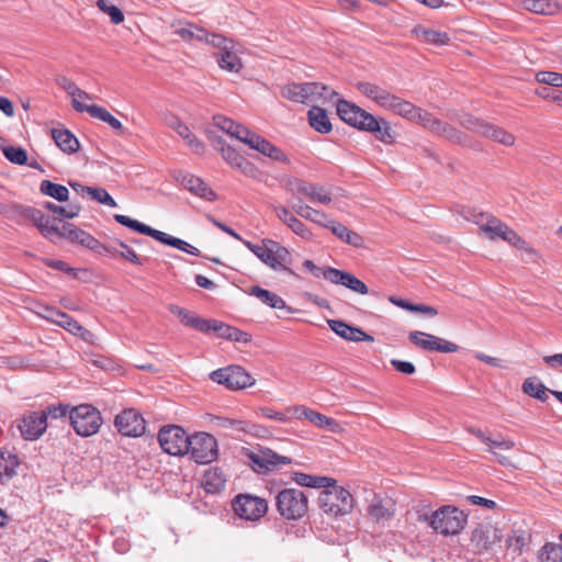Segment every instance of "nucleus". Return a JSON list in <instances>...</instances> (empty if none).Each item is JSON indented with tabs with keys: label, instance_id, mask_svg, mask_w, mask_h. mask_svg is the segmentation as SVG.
Segmentation results:
<instances>
[{
	"label": "nucleus",
	"instance_id": "obj_1",
	"mask_svg": "<svg viewBox=\"0 0 562 562\" xmlns=\"http://www.w3.org/2000/svg\"><path fill=\"white\" fill-rule=\"evenodd\" d=\"M243 244L267 267L273 271L284 272L289 276L296 277L291 269L292 256L289 249L280 243L263 238L261 245L254 244L249 240H243Z\"/></svg>",
	"mask_w": 562,
	"mask_h": 562
},
{
	"label": "nucleus",
	"instance_id": "obj_2",
	"mask_svg": "<svg viewBox=\"0 0 562 562\" xmlns=\"http://www.w3.org/2000/svg\"><path fill=\"white\" fill-rule=\"evenodd\" d=\"M419 520L428 522L434 531L442 536H454L465 528L468 515L456 506L443 505L431 514L420 515Z\"/></svg>",
	"mask_w": 562,
	"mask_h": 562
},
{
	"label": "nucleus",
	"instance_id": "obj_3",
	"mask_svg": "<svg viewBox=\"0 0 562 562\" xmlns=\"http://www.w3.org/2000/svg\"><path fill=\"white\" fill-rule=\"evenodd\" d=\"M276 507L285 520H299L308 510V496L299 488H283L276 495Z\"/></svg>",
	"mask_w": 562,
	"mask_h": 562
},
{
	"label": "nucleus",
	"instance_id": "obj_4",
	"mask_svg": "<svg viewBox=\"0 0 562 562\" xmlns=\"http://www.w3.org/2000/svg\"><path fill=\"white\" fill-rule=\"evenodd\" d=\"M283 98L299 103H312L317 100H331L336 91L321 82L291 83L281 89Z\"/></svg>",
	"mask_w": 562,
	"mask_h": 562
},
{
	"label": "nucleus",
	"instance_id": "obj_5",
	"mask_svg": "<svg viewBox=\"0 0 562 562\" xmlns=\"http://www.w3.org/2000/svg\"><path fill=\"white\" fill-rule=\"evenodd\" d=\"M114 220L119 224L126 226L137 233L150 236L165 245L172 246L179 250H182V251L188 252L193 256L200 255V250L196 247L190 245L189 243H187L180 238L170 236L161 231L155 229V228H153L144 223H140L136 220H133L126 215L115 214Z\"/></svg>",
	"mask_w": 562,
	"mask_h": 562
},
{
	"label": "nucleus",
	"instance_id": "obj_6",
	"mask_svg": "<svg viewBox=\"0 0 562 562\" xmlns=\"http://www.w3.org/2000/svg\"><path fill=\"white\" fill-rule=\"evenodd\" d=\"M318 506L325 513L333 516H342L351 512L353 497L346 488L334 486L324 488L318 496Z\"/></svg>",
	"mask_w": 562,
	"mask_h": 562
},
{
	"label": "nucleus",
	"instance_id": "obj_7",
	"mask_svg": "<svg viewBox=\"0 0 562 562\" xmlns=\"http://www.w3.org/2000/svg\"><path fill=\"white\" fill-rule=\"evenodd\" d=\"M74 430L81 437H90L98 432L102 424L100 412L90 404L72 407L69 413Z\"/></svg>",
	"mask_w": 562,
	"mask_h": 562
},
{
	"label": "nucleus",
	"instance_id": "obj_8",
	"mask_svg": "<svg viewBox=\"0 0 562 562\" xmlns=\"http://www.w3.org/2000/svg\"><path fill=\"white\" fill-rule=\"evenodd\" d=\"M241 454L247 459L250 468L258 474H266L291 462L290 458L280 456L268 448H259L257 450L243 448Z\"/></svg>",
	"mask_w": 562,
	"mask_h": 562
},
{
	"label": "nucleus",
	"instance_id": "obj_9",
	"mask_svg": "<svg viewBox=\"0 0 562 562\" xmlns=\"http://www.w3.org/2000/svg\"><path fill=\"white\" fill-rule=\"evenodd\" d=\"M161 449L170 456H183L190 449V436L177 425L164 426L158 432Z\"/></svg>",
	"mask_w": 562,
	"mask_h": 562
},
{
	"label": "nucleus",
	"instance_id": "obj_10",
	"mask_svg": "<svg viewBox=\"0 0 562 562\" xmlns=\"http://www.w3.org/2000/svg\"><path fill=\"white\" fill-rule=\"evenodd\" d=\"M282 188L293 195H304L311 202L329 204L331 202L330 192L324 187L307 182L296 177H286L282 180Z\"/></svg>",
	"mask_w": 562,
	"mask_h": 562
},
{
	"label": "nucleus",
	"instance_id": "obj_11",
	"mask_svg": "<svg viewBox=\"0 0 562 562\" xmlns=\"http://www.w3.org/2000/svg\"><path fill=\"white\" fill-rule=\"evenodd\" d=\"M187 453L196 463H211L218 457L217 441L207 432H196L190 436V449Z\"/></svg>",
	"mask_w": 562,
	"mask_h": 562
},
{
	"label": "nucleus",
	"instance_id": "obj_12",
	"mask_svg": "<svg viewBox=\"0 0 562 562\" xmlns=\"http://www.w3.org/2000/svg\"><path fill=\"white\" fill-rule=\"evenodd\" d=\"M232 506L239 518L251 521L259 520L268 510L267 501L251 494H239L235 496Z\"/></svg>",
	"mask_w": 562,
	"mask_h": 562
},
{
	"label": "nucleus",
	"instance_id": "obj_13",
	"mask_svg": "<svg viewBox=\"0 0 562 562\" xmlns=\"http://www.w3.org/2000/svg\"><path fill=\"white\" fill-rule=\"evenodd\" d=\"M212 381L225 385L229 390H241L254 385L255 379L241 367L229 366L213 371Z\"/></svg>",
	"mask_w": 562,
	"mask_h": 562
},
{
	"label": "nucleus",
	"instance_id": "obj_14",
	"mask_svg": "<svg viewBox=\"0 0 562 562\" xmlns=\"http://www.w3.org/2000/svg\"><path fill=\"white\" fill-rule=\"evenodd\" d=\"M408 339L413 345L425 351L456 352L459 350L458 345L424 331H411Z\"/></svg>",
	"mask_w": 562,
	"mask_h": 562
},
{
	"label": "nucleus",
	"instance_id": "obj_15",
	"mask_svg": "<svg viewBox=\"0 0 562 562\" xmlns=\"http://www.w3.org/2000/svg\"><path fill=\"white\" fill-rule=\"evenodd\" d=\"M119 432L126 437H139L145 432V419L134 408L124 409L114 420Z\"/></svg>",
	"mask_w": 562,
	"mask_h": 562
},
{
	"label": "nucleus",
	"instance_id": "obj_16",
	"mask_svg": "<svg viewBox=\"0 0 562 562\" xmlns=\"http://www.w3.org/2000/svg\"><path fill=\"white\" fill-rule=\"evenodd\" d=\"M502 532L492 525H481L472 531L471 542L479 553L487 552L499 546Z\"/></svg>",
	"mask_w": 562,
	"mask_h": 562
},
{
	"label": "nucleus",
	"instance_id": "obj_17",
	"mask_svg": "<svg viewBox=\"0 0 562 562\" xmlns=\"http://www.w3.org/2000/svg\"><path fill=\"white\" fill-rule=\"evenodd\" d=\"M18 428L25 440H36L47 429L46 416L40 412L25 414L20 419Z\"/></svg>",
	"mask_w": 562,
	"mask_h": 562
},
{
	"label": "nucleus",
	"instance_id": "obj_18",
	"mask_svg": "<svg viewBox=\"0 0 562 562\" xmlns=\"http://www.w3.org/2000/svg\"><path fill=\"white\" fill-rule=\"evenodd\" d=\"M337 113L344 122L360 131H364L367 122L372 116L369 112L347 100H339L337 102Z\"/></svg>",
	"mask_w": 562,
	"mask_h": 562
},
{
	"label": "nucleus",
	"instance_id": "obj_19",
	"mask_svg": "<svg viewBox=\"0 0 562 562\" xmlns=\"http://www.w3.org/2000/svg\"><path fill=\"white\" fill-rule=\"evenodd\" d=\"M418 124L429 130L435 135L441 136L453 143H460L461 133L450 124L435 117L431 113L424 110Z\"/></svg>",
	"mask_w": 562,
	"mask_h": 562
},
{
	"label": "nucleus",
	"instance_id": "obj_20",
	"mask_svg": "<svg viewBox=\"0 0 562 562\" xmlns=\"http://www.w3.org/2000/svg\"><path fill=\"white\" fill-rule=\"evenodd\" d=\"M323 278L334 284L344 285L356 293L362 295L369 293L367 284L348 271L339 270L336 268H327L323 272Z\"/></svg>",
	"mask_w": 562,
	"mask_h": 562
},
{
	"label": "nucleus",
	"instance_id": "obj_21",
	"mask_svg": "<svg viewBox=\"0 0 562 562\" xmlns=\"http://www.w3.org/2000/svg\"><path fill=\"white\" fill-rule=\"evenodd\" d=\"M323 278L334 284L344 285L356 293L362 295L369 293L367 284L348 271L339 270L336 268H327L323 272Z\"/></svg>",
	"mask_w": 562,
	"mask_h": 562
},
{
	"label": "nucleus",
	"instance_id": "obj_22",
	"mask_svg": "<svg viewBox=\"0 0 562 562\" xmlns=\"http://www.w3.org/2000/svg\"><path fill=\"white\" fill-rule=\"evenodd\" d=\"M244 143L272 160L289 162L288 157L279 147L274 146L255 132L250 131Z\"/></svg>",
	"mask_w": 562,
	"mask_h": 562
},
{
	"label": "nucleus",
	"instance_id": "obj_23",
	"mask_svg": "<svg viewBox=\"0 0 562 562\" xmlns=\"http://www.w3.org/2000/svg\"><path fill=\"white\" fill-rule=\"evenodd\" d=\"M357 89L367 98L374 101L379 106L390 110L391 105L395 101V98L397 95L391 93L390 91L385 90L384 88L367 82V81H360L357 83Z\"/></svg>",
	"mask_w": 562,
	"mask_h": 562
},
{
	"label": "nucleus",
	"instance_id": "obj_24",
	"mask_svg": "<svg viewBox=\"0 0 562 562\" xmlns=\"http://www.w3.org/2000/svg\"><path fill=\"white\" fill-rule=\"evenodd\" d=\"M329 328L337 334L339 337L348 341H373L374 338L371 335L366 334L361 328L353 327L340 319H329Z\"/></svg>",
	"mask_w": 562,
	"mask_h": 562
},
{
	"label": "nucleus",
	"instance_id": "obj_25",
	"mask_svg": "<svg viewBox=\"0 0 562 562\" xmlns=\"http://www.w3.org/2000/svg\"><path fill=\"white\" fill-rule=\"evenodd\" d=\"M25 218L30 220L41 232V234L50 238L52 235L59 233V227L53 224V220L46 216L41 210L29 206L22 212Z\"/></svg>",
	"mask_w": 562,
	"mask_h": 562
},
{
	"label": "nucleus",
	"instance_id": "obj_26",
	"mask_svg": "<svg viewBox=\"0 0 562 562\" xmlns=\"http://www.w3.org/2000/svg\"><path fill=\"white\" fill-rule=\"evenodd\" d=\"M56 235L64 237L71 243L79 244L88 249L97 246V238L70 223H64L61 227H59V233Z\"/></svg>",
	"mask_w": 562,
	"mask_h": 562
},
{
	"label": "nucleus",
	"instance_id": "obj_27",
	"mask_svg": "<svg viewBox=\"0 0 562 562\" xmlns=\"http://www.w3.org/2000/svg\"><path fill=\"white\" fill-rule=\"evenodd\" d=\"M277 217L285 224L293 233L301 236L302 238L308 239L312 236L311 231L305 224L294 216L286 206L273 205L272 206Z\"/></svg>",
	"mask_w": 562,
	"mask_h": 562
},
{
	"label": "nucleus",
	"instance_id": "obj_28",
	"mask_svg": "<svg viewBox=\"0 0 562 562\" xmlns=\"http://www.w3.org/2000/svg\"><path fill=\"white\" fill-rule=\"evenodd\" d=\"M45 315L44 317L60 327L65 328L71 334H79V331H82L83 334H89V330L82 327L76 319H74L71 316L66 314L65 312H61L59 310H56L54 307L46 306L44 308Z\"/></svg>",
	"mask_w": 562,
	"mask_h": 562
},
{
	"label": "nucleus",
	"instance_id": "obj_29",
	"mask_svg": "<svg viewBox=\"0 0 562 562\" xmlns=\"http://www.w3.org/2000/svg\"><path fill=\"white\" fill-rule=\"evenodd\" d=\"M181 186L194 195L209 202H213L217 199L215 191L201 178L193 175H184L181 179Z\"/></svg>",
	"mask_w": 562,
	"mask_h": 562
},
{
	"label": "nucleus",
	"instance_id": "obj_30",
	"mask_svg": "<svg viewBox=\"0 0 562 562\" xmlns=\"http://www.w3.org/2000/svg\"><path fill=\"white\" fill-rule=\"evenodd\" d=\"M214 147L221 151L222 157L232 167L241 169L244 172H248L249 169L254 168V166L244 156H241L232 146L226 145L221 137L214 140Z\"/></svg>",
	"mask_w": 562,
	"mask_h": 562
},
{
	"label": "nucleus",
	"instance_id": "obj_31",
	"mask_svg": "<svg viewBox=\"0 0 562 562\" xmlns=\"http://www.w3.org/2000/svg\"><path fill=\"white\" fill-rule=\"evenodd\" d=\"M169 311L173 315H177L184 326L191 327L204 334L210 333L209 319L202 318L195 313L178 305H170Z\"/></svg>",
	"mask_w": 562,
	"mask_h": 562
},
{
	"label": "nucleus",
	"instance_id": "obj_32",
	"mask_svg": "<svg viewBox=\"0 0 562 562\" xmlns=\"http://www.w3.org/2000/svg\"><path fill=\"white\" fill-rule=\"evenodd\" d=\"M324 227L328 228L336 237L341 239L344 243L353 246L356 248L363 247L364 240L360 234L349 229L344 224L337 221H328L324 224Z\"/></svg>",
	"mask_w": 562,
	"mask_h": 562
},
{
	"label": "nucleus",
	"instance_id": "obj_33",
	"mask_svg": "<svg viewBox=\"0 0 562 562\" xmlns=\"http://www.w3.org/2000/svg\"><path fill=\"white\" fill-rule=\"evenodd\" d=\"M412 34L416 36L418 40L437 46L446 45L450 41V36L448 35V33L429 29L422 24L414 26V29L412 30Z\"/></svg>",
	"mask_w": 562,
	"mask_h": 562
},
{
	"label": "nucleus",
	"instance_id": "obj_34",
	"mask_svg": "<svg viewBox=\"0 0 562 562\" xmlns=\"http://www.w3.org/2000/svg\"><path fill=\"white\" fill-rule=\"evenodd\" d=\"M389 111H392L394 114L415 123L419 122L420 116L424 112L422 108H418L414 105L412 102L406 101L400 97L395 98V101L393 102Z\"/></svg>",
	"mask_w": 562,
	"mask_h": 562
},
{
	"label": "nucleus",
	"instance_id": "obj_35",
	"mask_svg": "<svg viewBox=\"0 0 562 562\" xmlns=\"http://www.w3.org/2000/svg\"><path fill=\"white\" fill-rule=\"evenodd\" d=\"M52 137L57 147L66 154H74L79 149V140L67 128H53Z\"/></svg>",
	"mask_w": 562,
	"mask_h": 562
},
{
	"label": "nucleus",
	"instance_id": "obj_36",
	"mask_svg": "<svg viewBox=\"0 0 562 562\" xmlns=\"http://www.w3.org/2000/svg\"><path fill=\"white\" fill-rule=\"evenodd\" d=\"M366 125L364 131L373 133L380 142L384 144H392L394 142L392 128L384 119H376L372 115Z\"/></svg>",
	"mask_w": 562,
	"mask_h": 562
},
{
	"label": "nucleus",
	"instance_id": "obj_37",
	"mask_svg": "<svg viewBox=\"0 0 562 562\" xmlns=\"http://www.w3.org/2000/svg\"><path fill=\"white\" fill-rule=\"evenodd\" d=\"M531 536L528 530L518 528L513 529L506 539V547L509 553L521 554L528 548Z\"/></svg>",
	"mask_w": 562,
	"mask_h": 562
},
{
	"label": "nucleus",
	"instance_id": "obj_38",
	"mask_svg": "<svg viewBox=\"0 0 562 562\" xmlns=\"http://www.w3.org/2000/svg\"><path fill=\"white\" fill-rule=\"evenodd\" d=\"M213 120H214V125L216 127L221 128L228 135L237 138L238 140H240L243 143L249 135L250 131L247 127L234 122L233 120H231L228 117L217 115V116H214Z\"/></svg>",
	"mask_w": 562,
	"mask_h": 562
},
{
	"label": "nucleus",
	"instance_id": "obj_39",
	"mask_svg": "<svg viewBox=\"0 0 562 562\" xmlns=\"http://www.w3.org/2000/svg\"><path fill=\"white\" fill-rule=\"evenodd\" d=\"M291 409H293L294 412H302V414L304 415V418H306L307 420H310L312 424H314L315 426H317L319 428L334 430L337 427V423L335 419L327 417L326 415H323L313 409H310L305 406L295 405V406H292Z\"/></svg>",
	"mask_w": 562,
	"mask_h": 562
},
{
	"label": "nucleus",
	"instance_id": "obj_40",
	"mask_svg": "<svg viewBox=\"0 0 562 562\" xmlns=\"http://www.w3.org/2000/svg\"><path fill=\"white\" fill-rule=\"evenodd\" d=\"M293 481L300 486L314 487V488H328L334 486L336 480L328 476H316L302 472L293 474Z\"/></svg>",
	"mask_w": 562,
	"mask_h": 562
},
{
	"label": "nucleus",
	"instance_id": "obj_41",
	"mask_svg": "<svg viewBox=\"0 0 562 562\" xmlns=\"http://www.w3.org/2000/svg\"><path fill=\"white\" fill-rule=\"evenodd\" d=\"M19 465L20 460L16 454L0 451V482L3 483L15 476Z\"/></svg>",
	"mask_w": 562,
	"mask_h": 562
},
{
	"label": "nucleus",
	"instance_id": "obj_42",
	"mask_svg": "<svg viewBox=\"0 0 562 562\" xmlns=\"http://www.w3.org/2000/svg\"><path fill=\"white\" fill-rule=\"evenodd\" d=\"M310 125L321 134L331 131V123L326 111L319 106H312L307 113Z\"/></svg>",
	"mask_w": 562,
	"mask_h": 562
},
{
	"label": "nucleus",
	"instance_id": "obj_43",
	"mask_svg": "<svg viewBox=\"0 0 562 562\" xmlns=\"http://www.w3.org/2000/svg\"><path fill=\"white\" fill-rule=\"evenodd\" d=\"M368 513L372 518L376 520L389 518L394 514V503L391 498H381L374 496L368 507Z\"/></svg>",
	"mask_w": 562,
	"mask_h": 562
},
{
	"label": "nucleus",
	"instance_id": "obj_44",
	"mask_svg": "<svg viewBox=\"0 0 562 562\" xmlns=\"http://www.w3.org/2000/svg\"><path fill=\"white\" fill-rule=\"evenodd\" d=\"M58 82L59 86L71 97L74 109L80 113L85 112V109H87L89 104L79 102V98H89V93L81 90L75 82L66 77H63Z\"/></svg>",
	"mask_w": 562,
	"mask_h": 562
},
{
	"label": "nucleus",
	"instance_id": "obj_45",
	"mask_svg": "<svg viewBox=\"0 0 562 562\" xmlns=\"http://www.w3.org/2000/svg\"><path fill=\"white\" fill-rule=\"evenodd\" d=\"M85 112H88L92 117L109 124L114 131L117 132L119 135L124 134V127L122 123L116 117H114L106 109L97 104H90L87 106V109H85Z\"/></svg>",
	"mask_w": 562,
	"mask_h": 562
},
{
	"label": "nucleus",
	"instance_id": "obj_46",
	"mask_svg": "<svg viewBox=\"0 0 562 562\" xmlns=\"http://www.w3.org/2000/svg\"><path fill=\"white\" fill-rule=\"evenodd\" d=\"M226 479L218 468H211L203 475V485L207 493H217L225 487Z\"/></svg>",
	"mask_w": 562,
	"mask_h": 562
},
{
	"label": "nucleus",
	"instance_id": "obj_47",
	"mask_svg": "<svg viewBox=\"0 0 562 562\" xmlns=\"http://www.w3.org/2000/svg\"><path fill=\"white\" fill-rule=\"evenodd\" d=\"M250 294L260 300L263 304L272 307L282 310L286 306L285 301L278 294L255 285L250 289Z\"/></svg>",
	"mask_w": 562,
	"mask_h": 562
},
{
	"label": "nucleus",
	"instance_id": "obj_48",
	"mask_svg": "<svg viewBox=\"0 0 562 562\" xmlns=\"http://www.w3.org/2000/svg\"><path fill=\"white\" fill-rule=\"evenodd\" d=\"M218 66L231 72H238L243 68L240 58L232 52V48H226L216 55Z\"/></svg>",
	"mask_w": 562,
	"mask_h": 562
},
{
	"label": "nucleus",
	"instance_id": "obj_49",
	"mask_svg": "<svg viewBox=\"0 0 562 562\" xmlns=\"http://www.w3.org/2000/svg\"><path fill=\"white\" fill-rule=\"evenodd\" d=\"M482 136H485L487 138H491L502 145L505 146H512L515 143V137L513 134L508 133L507 131L503 130L502 127L492 125L490 123H486L482 134Z\"/></svg>",
	"mask_w": 562,
	"mask_h": 562
},
{
	"label": "nucleus",
	"instance_id": "obj_50",
	"mask_svg": "<svg viewBox=\"0 0 562 562\" xmlns=\"http://www.w3.org/2000/svg\"><path fill=\"white\" fill-rule=\"evenodd\" d=\"M40 191L47 196H50L58 202H65L69 198V190L58 183H54L49 180H43L40 186Z\"/></svg>",
	"mask_w": 562,
	"mask_h": 562
},
{
	"label": "nucleus",
	"instance_id": "obj_51",
	"mask_svg": "<svg viewBox=\"0 0 562 562\" xmlns=\"http://www.w3.org/2000/svg\"><path fill=\"white\" fill-rule=\"evenodd\" d=\"M292 207L299 216L305 220L312 221L322 226L326 224V222H324V220L326 218V214L324 212L314 210L313 207L304 204L302 200H299V202L294 204Z\"/></svg>",
	"mask_w": 562,
	"mask_h": 562
},
{
	"label": "nucleus",
	"instance_id": "obj_52",
	"mask_svg": "<svg viewBox=\"0 0 562 562\" xmlns=\"http://www.w3.org/2000/svg\"><path fill=\"white\" fill-rule=\"evenodd\" d=\"M465 220L473 221L480 225V229L487 235V227L498 226L503 222L497 217L484 214L482 212L469 211L468 214L463 215Z\"/></svg>",
	"mask_w": 562,
	"mask_h": 562
},
{
	"label": "nucleus",
	"instance_id": "obj_53",
	"mask_svg": "<svg viewBox=\"0 0 562 562\" xmlns=\"http://www.w3.org/2000/svg\"><path fill=\"white\" fill-rule=\"evenodd\" d=\"M524 393L532 396L541 402L548 400L547 387L543 383L537 380V378H528L522 383Z\"/></svg>",
	"mask_w": 562,
	"mask_h": 562
},
{
	"label": "nucleus",
	"instance_id": "obj_54",
	"mask_svg": "<svg viewBox=\"0 0 562 562\" xmlns=\"http://www.w3.org/2000/svg\"><path fill=\"white\" fill-rule=\"evenodd\" d=\"M201 42H205L214 47L220 48V52L225 50L226 48H233V41L225 37L222 34L209 33L203 29V35Z\"/></svg>",
	"mask_w": 562,
	"mask_h": 562
},
{
	"label": "nucleus",
	"instance_id": "obj_55",
	"mask_svg": "<svg viewBox=\"0 0 562 562\" xmlns=\"http://www.w3.org/2000/svg\"><path fill=\"white\" fill-rule=\"evenodd\" d=\"M97 7L100 11L110 16L112 23L120 24L124 21L123 11L119 7L110 3L109 0H97Z\"/></svg>",
	"mask_w": 562,
	"mask_h": 562
},
{
	"label": "nucleus",
	"instance_id": "obj_56",
	"mask_svg": "<svg viewBox=\"0 0 562 562\" xmlns=\"http://www.w3.org/2000/svg\"><path fill=\"white\" fill-rule=\"evenodd\" d=\"M44 207L53 213H57L64 218H74L80 213L81 210V206L76 203H71L68 207H64L52 202H46Z\"/></svg>",
	"mask_w": 562,
	"mask_h": 562
},
{
	"label": "nucleus",
	"instance_id": "obj_57",
	"mask_svg": "<svg viewBox=\"0 0 562 562\" xmlns=\"http://www.w3.org/2000/svg\"><path fill=\"white\" fill-rule=\"evenodd\" d=\"M541 562H562V544L547 543L540 553Z\"/></svg>",
	"mask_w": 562,
	"mask_h": 562
},
{
	"label": "nucleus",
	"instance_id": "obj_58",
	"mask_svg": "<svg viewBox=\"0 0 562 562\" xmlns=\"http://www.w3.org/2000/svg\"><path fill=\"white\" fill-rule=\"evenodd\" d=\"M4 157L16 165H25L27 161V154L22 147L5 146L2 148Z\"/></svg>",
	"mask_w": 562,
	"mask_h": 562
},
{
	"label": "nucleus",
	"instance_id": "obj_59",
	"mask_svg": "<svg viewBox=\"0 0 562 562\" xmlns=\"http://www.w3.org/2000/svg\"><path fill=\"white\" fill-rule=\"evenodd\" d=\"M87 194H89L94 201L108 205L110 207H115L117 204L115 200L108 193V191L103 188H88Z\"/></svg>",
	"mask_w": 562,
	"mask_h": 562
},
{
	"label": "nucleus",
	"instance_id": "obj_60",
	"mask_svg": "<svg viewBox=\"0 0 562 562\" xmlns=\"http://www.w3.org/2000/svg\"><path fill=\"white\" fill-rule=\"evenodd\" d=\"M524 8L537 14H550L551 2L550 0H524Z\"/></svg>",
	"mask_w": 562,
	"mask_h": 562
},
{
	"label": "nucleus",
	"instance_id": "obj_61",
	"mask_svg": "<svg viewBox=\"0 0 562 562\" xmlns=\"http://www.w3.org/2000/svg\"><path fill=\"white\" fill-rule=\"evenodd\" d=\"M536 80L539 83L560 88L562 87V74L555 71H538L536 74Z\"/></svg>",
	"mask_w": 562,
	"mask_h": 562
},
{
	"label": "nucleus",
	"instance_id": "obj_62",
	"mask_svg": "<svg viewBox=\"0 0 562 562\" xmlns=\"http://www.w3.org/2000/svg\"><path fill=\"white\" fill-rule=\"evenodd\" d=\"M176 34L186 41L196 40L201 42L203 29L188 24L187 26L176 30Z\"/></svg>",
	"mask_w": 562,
	"mask_h": 562
},
{
	"label": "nucleus",
	"instance_id": "obj_63",
	"mask_svg": "<svg viewBox=\"0 0 562 562\" xmlns=\"http://www.w3.org/2000/svg\"><path fill=\"white\" fill-rule=\"evenodd\" d=\"M512 246L516 247L517 249L525 250L529 254H535V249L528 245V243L521 238L514 229L510 228L509 232H507L506 238L504 239Z\"/></svg>",
	"mask_w": 562,
	"mask_h": 562
},
{
	"label": "nucleus",
	"instance_id": "obj_64",
	"mask_svg": "<svg viewBox=\"0 0 562 562\" xmlns=\"http://www.w3.org/2000/svg\"><path fill=\"white\" fill-rule=\"evenodd\" d=\"M209 327L210 331H214L218 335V337L229 340L234 326L227 325L216 319H209Z\"/></svg>",
	"mask_w": 562,
	"mask_h": 562
}]
</instances>
